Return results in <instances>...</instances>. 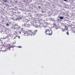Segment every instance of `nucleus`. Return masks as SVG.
<instances>
[{
    "instance_id": "f257e3e1",
    "label": "nucleus",
    "mask_w": 75,
    "mask_h": 75,
    "mask_svg": "<svg viewBox=\"0 0 75 75\" xmlns=\"http://www.w3.org/2000/svg\"><path fill=\"white\" fill-rule=\"evenodd\" d=\"M47 29L45 30V33H46L49 35H51L52 34V31L51 30V28L49 27H47Z\"/></svg>"
},
{
    "instance_id": "f03ea898",
    "label": "nucleus",
    "mask_w": 75,
    "mask_h": 75,
    "mask_svg": "<svg viewBox=\"0 0 75 75\" xmlns=\"http://www.w3.org/2000/svg\"><path fill=\"white\" fill-rule=\"evenodd\" d=\"M30 33H31L30 34H31L32 35H34V34H35V31L31 30L30 31Z\"/></svg>"
},
{
    "instance_id": "7ed1b4c3",
    "label": "nucleus",
    "mask_w": 75,
    "mask_h": 75,
    "mask_svg": "<svg viewBox=\"0 0 75 75\" xmlns=\"http://www.w3.org/2000/svg\"><path fill=\"white\" fill-rule=\"evenodd\" d=\"M23 33H24L25 36H28V35H30V34L28 33H25V31H23Z\"/></svg>"
},
{
    "instance_id": "20e7f679",
    "label": "nucleus",
    "mask_w": 75,
    "mask_h": 75,
    "mask_svg": "<svg viewBox=\"0 0 75 75\" xmlns=\"http://www.w3.org/2000/svg\"><path fill=\"white\" fill-rule=\"evenodd\" d=\"M17 25H15V26H13V27H12V28H13L14 30L17 29L18 28V27H17Z\"/></svg>"
},
{
    "instance_id": "39448f33",
    "label": "nucleus",
    "mask_w": 75,
    "mask_h": 75,
    "mask_svg": "<svg viewBox=\"0 0 75 75\" xmlns=\"http://www.w3.org/2000/svg\"><path fill=\"white\" fill-rule=\"evenodd\" d=\"M31 0H27L26 1V2L27 3H28V4H29V3L31 2Z\"/></svg>"
},
{
    "instance_id": "423d86ee",
    "label": "nucleus",
    "mask_w": 75,
    "mask_h": 75,
    "mask_svg": "<svg viewBox=\"0 0 75 75\" xmlns=\"http://www.w3.org/2000/svg\"><path fill=\"white\" fill-rule=\"evenodd\" d=\"M23 25L24 27H27V24H25V23H24V24Z\"/></svg>"
},
{
    "instance_id": "0eeeda50",
    "label": "nucleus",
    "mask_w": 75,
    "mask_h": 75,
    "mask_svg": "<svg viewBox=\"0 0 75 75\" xmlns=\"http://www.w3.org/2000/svg\"><path fill=\"white\" fill-rule=\"evenodd\" d=\"M30 27V24H27V27Z\"/></svg>"
},
{
    "instance_id": "6e6552de",
    "label": "nucleus",
    "mask_w": 75,
    "mask_h": 75,
    "mask_svg": "<svg viewBox=\"0 0 75 75\" xmlns=\"http://www.w3.org/2000/svg\"><path fill=\"white\" fill-rule=\"evenodd\" d=\"M65 30H68V27L67 26H65Z\"/></svg>"
},
{
    "instance_id": "1a4fd4ad",
    "label": "nucleus",
    "mask_w": 75,
    "mask_h": 75,
    "mask_svg": "<svg viewBox=\"0 0 75 75\" xmlns=\"http://www.w3.org/2000/svg\"><path fill=\"white\" fill-rule=\"evenodd\" d=\"M60 19H63V18H64V17L62 16H60Z\"/></svg>"
},
{
    "instance_id": "9d476101",
    "label": "nucleus",
    "mask_w": 75,
    "mask_h": 75,
    "mask_svg": "<svg viewBox=\"0 0 75 75\" xmlns=\"http://www.w3.org/2000/svg\"><path fill=\"white\" fill-rule=\"evenodd\" d=\"M38 8H39V9H41V7L40 6H39L38 7Z\"/></svg>"
},
{
    "instance_id": "9b49d317",
    "label": "nucleus",
    "mask_w": 75,
    "mask_h": 75,
    "mask_svg": "<svg viewBox=\"0 0 75 75\" xmlns=\"http://www.w3.org/2000/svg\"><path fill=\"white\" fill-rule=\"evenodd\" d=\"M62 31H65V30H64V29H62Z\"/></svg>"
},
{
    "instance_id": "f8f14e48",
    "label": "nucleus",
    "mask_w": 75,
    "mask_h": 75,
    "mask_svg": "<svg viewBox=\"0 0 75 75\" xmlns=\"http://www.w3.org/2000/svg\"><path fill=\"white\" fill-rule=\"evenodd\" d=\"M6 25V26H9V24H8V23H7Z\"/></svg>"
},
{
    "instance_id": "ddd939ff",
    "label": "nucleus",
    "mask_w": 75,
    "mask_h": 75,
    "mask_svg": "<svg viewBox=\"0 0 75 75\" xmlns=\"http://www.w3.org/2000/svg\"><path fill=\"white\" fill-rule=\"evenodd\" d=\"M55 28L56 30H57V29H58V27H57V26H56Z\"/></svg>"
},
{
    "instance_id": "4468645a",
    "label": "nucleus",
    "mask_w": 75,
    "mask_h": 75,
    "mask_svg": "<svg viewBox=\"0 0 75 75\" xmlns=\"http://www.w3.org/2000/svg\"><path fill=\"white\" fill-rule=\"evenodd\" d=\"M67 35H69V33H68V31L67 32Z\"/></svg>"
},
{
    "instance_id": "2eb2a0df",
    "label": "nucleus",
    "mask_w": 75,
    "mask_h": 75,
    "mask_svg": "<svg viewBox=\"0 0 75 75\" xmlns=\"http://www.w3.org/2000/svg\"><path fill=\"white\" fill-rule=\"evenodd\" d=\"M64 1H68V0H63Z\"/></svg>"
},
{
    "instance_id": "dca6fc26",
    "label": "nucleus",
    "mask_w": 75,
    "mask_h": 75,
    "mask_svg": "<svg viewBox=\"0 0 75 75\" xmlns=\"http://www.w3.org/2000/svg\"><path fill=\"white\" fill-rule=\"evenodd\" d=\"M4 1V2H7V1L6 0H5Z\"/></svg>"
},
{
    "instance_id": "f3484780",
    "label": "nucleus",
    "mask_w": 75,
    "mask_h": 75,
    "mask_svg": "<svg viewBox=\"0 0 75 75\" xmlns=\"http://www.w3.org/2000/svg\"><path fill=\"white\" fill-rule=\"evenodd\" d=\"M19 34H21V32H19Z\"/></svg>"
},
{
    "instance_id": "a211bd4d",
    "label": "nucleus",
    "mask_w": 75,
    "mask_h": 75,
    "mask_svg": "<svg viewBox=\"0 0 75 75\" xmlns=\"http://www.w3.org/2000/svg\"><path fill=\"white\" fill-rule=\"evenodd\" d=\"M0 41H1L0 42H1V40H0Z\"/></svg>"
},
{
    "instance_id": "6ab92c4d",
    "label": "nucleus",
    "mask_w": 75,
    "mask_h": 75,
    "mask_svg": "<svg viewBox=\"0 0 75 75\" xmlns=\"http://www.w3.org/2000/svg\"><path fill=\"white\" fill-rule=\"evenodd\" d=\"M18 38H20V36L18 37Z\"/></svg>"
},
{
    "instance_id": "aec40b11",
    "label": "nucleus",
    "mask_w": 75,
    "mask_h": 75,
    "mask_svg": "<svg viewBox=\"0 0 75 75\" xmlns=\"http://www.w3.org/2000/svg\"><path fill=\"white\" fill-rule=\"evenodd\" d=\"M9 49H10V47H9Z\"/></svg>"
}]
</instances>
